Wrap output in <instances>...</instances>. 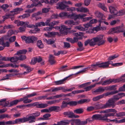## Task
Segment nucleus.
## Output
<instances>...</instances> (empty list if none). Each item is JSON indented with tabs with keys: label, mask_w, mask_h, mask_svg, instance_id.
<instances>
[{
	"label": "nucleus",
	"mask_w": 125,
	"mask_h": 125,
	"mask_svg": "<svg viewBox=\"0 0 125 125\" xmlns=\"http://www.w3.org/2000/svg\"><path fill=\"white\" fill-rule=\"evenodd\" d=\"M105 90V87H100L96 89L95 90L92 91L93 94H99V93L103 92Z\"/></svg>",
	"instance_id": "obj_18"
},
{
	"label": "nucleus",
	"mask_w": 125,
	"mask_h": 125,
	"mask_svg": "<svg viewBox=\"0 0 125 125\" xmlns=\"http://www.w3.org/2000/svg\"><path fill=\"white\" fill-rule=\"evenodd\" d=\"M109 8L110 13L115 15H116L117 13V10L115 7L113 6H111L109 7Z\"/></svg>",
	"instance_id": "obj_20"
},
{
	"label": "nucleus",
	"mask_w": 125,
	"mask_h": 125,
	"mask_svg": "<svg viewBox=\"0 0 125 125\" xmlns=\"http://www.w3.org/2000/svg\"><path fill=\"white\" fill-rule=\"evenodd\" d=\"M91 83V82H87L79 85L78 87L80 88H83L88 85L90 84Z\"/></svg>",
	"instance_id": "obj_55"
},
{
	"label": "nucleus",
	"mask_w": 125,
	"mask_h": 125,
	"mask_svg": "<svg viewBox=\"0 0 125 125\" xmlns=\"http://www.w3.org/2000/svg\"><path fill=\"white\" fill-rule=\"evenodd\" d=\"M32 101L31 100L28 99V98L26 96H25L24 97V100L23 103H28L31 102Z\"/></svg>",
	"instance_id": "obj_49"
},
{
	"label": "nucleus",
	"mask_w": 125,
	"mask_h": 125,
	"mask_svg": "<svg viewBox=\"0 0 125 125\" xmlns=\"http://www.w3.org/2000/svg\"><path fill=\"white\" fill-rule=\"evenodd\" d=\"M115 116L117 117H121L125 116V112H121L116 113Z\"/></svg>",
	"instance_id": "obj_45"
},
{
	"label": "nucleus",
	"mask_w": 125,
	"mask_h": 125,
	"mask_svg": "<svg viewBox=\"0 0 125 125\" xmlns=\"http://www.w3.org/2000/svg\"><path fill=\"white\" fill-rule=\"evenodd\" d=\"M44 41L46 42L48 44H50L53 43H54V41L51 39H49L47 40L45 38L43 39Z\"/></svg>",
	"instance_id": "obj_44"
},
{
	"label": "nucleus",
	"mask_w": 125,
	"mask_h": 125,
	"mask_svg": "<svg viewBox=\"0 0 125 125\" xmlns=\"http://www.w3.org/2000/svg\"><path fill=\"white\" fill-rule=\"evenodd\" d=\"M110 63L109 62H98L95 64H92L87 68H84L82 70L76 73V74H78L80 73H85L88 70L90 69L91 71H94L99 68H105L108 66L109 64ZM111 63H110V64Z\"/></svg>",
	"instance_id": "obj_1"
},
{
	"label": "nucleus",
	"mask_w": 125,
	"mask_h": 125,
	"mask_svg": "<svg viewBox=\"0 0 125 125\" xmlns=\"http://www.w3.org/2000/svg\"><path fill=\"white\" fill-rule=\"evenodd\" d=\"M100 115H95L92 116L94 120H100Z\"/></svg>",
	"instance_id": "obj_58"
},
{
	"label": "nucleus",
	"mask_w": 125,
	"mask_h": 125,
	"mask_svg": "<svg viewBox=\"0 0 125 125\" xmlns=\"http://www.w3.org/2000/svg\"><path fill=\"white\" fill-rule=\"evenodd\" d=\"M83 26L84 27V28L85 31V30H87L89 27H91L92 26V25L90 24L89 22L84 24Z\"/></svg>",
	"instance_id": "obj_56"
},
{
	"label": "nucleus",
	"mask_w": 125,
	"mask_h": 125,
	"mask_svg": "<svg viewBox=\"0 0 125 125\" xmlns=\"http://www.w3.org/2000/svg\"><path fill=\"white\" fill-rule=\"evenodd\" d=\"M65 4L64 1L58 3L57 4V5L58 6L56 7V8L57 9H59L61 10H64L67 7V5Z\"/></svg>",
	"instance_id": "obj_13"
},
{
	"label": "nucleus",
	"mask_w": 125,
	"mask_h": 125,
	"mask_svg": "<svg viewBox=\"0 0 125 125\" xmlns=\"http://www.w3.org/2000/svg\"><path fill=\"white\" fill-rule=\"evenodd\" d=\"M119 21L120 20L118 19L113 20L111 22L110 24L111 25L113 26L117 22H119Z\"/></svg>",
	"instance_id": "obj_64"
},
{
	"label": "nucleus",
	"mask_w": 125,
	"mask_h": 125,
	"mask_svg": "<svg viewBox=\"0 0 125 125\" xmlns=\"http://www.w3.org/2000/svg\"><path fill=\"white\" fill-rule=\"evenodd\" d=\"M59 23L58 21H53L50 23L49 25V26L51 27H53V26L55 25H57Z\"/></svg>",
	"instance_id": "obj_46"
},
{
	"label": "nucleus",
	"mask_w": 125,
	"mask_h": 125,
	"mask_svg": "<svg viewBox=\"0 0 125 125\" xmlns=\"http://www.w3.org/2000/svg\"><path fill=\"white\" fill-rule=\"evenodd\" d=\"M50 108L51 112L53 111L58 112L61 110L60 107L58 106H54L51 107Z\"/></svg>",
	"instance_id": "obj_33"
},
{
	"label": "nucleus",
	"mask_w": 125,
	"mask_h": 125,
	"mask_svg": "<svg viewBox=\"0 0 125 125\" xmlns=\"http://www.w3.org/2000/svg\"><path fill=\"white\" fill-rule=\"evenodd\" d=\"M72 34L73 36L76 37L79 39H81L83 35V33L81 32L74 33H73Z\"/></svg>",
	"instance_id": "obj_26"
},
{
	"label": "nucleus",
	"mask_w": 125,
	"mask_h": 125,
	"mask_svg": "<svg viewBox=\"0 0 125 125\" xmlns=\"http://www.w3.org/2000/svg\"><path fill=\"white\" fill-rule=\"evenodd\" d=\"M90 100L89 99H83L78 101V103L79 104H82L85 103H88L89 102Z\"/></svg>",
	"instance_id": "obj_32"
},
{
	"label": "nucleus",
	"mask_w": 125,
	"mask_h": 125,
	"mask_svg": "<svg viewBox=\"0 0 125 125\" xmlns=\"http://www.w3.org/2000/svg\"><path fill=\"white\" fill-rule=\"evenodd\" d=\"M123 31V25H122L118 27L113 28L111 29L108 32V33L109 34H113L115 33L122 32Z\"/></svg>",
	"instance_id": "obj_3"
},
{
	"label": "nucleus",
	"mask_w": 125,
	"mask_h": 125,
	"mask_svg": "<svg viewBox=\"0 0 125 125\" xmlns=\"http://www.w3.org/2000/svg\"><path fill=\"white\" fill-rule=\"evenodd\" d=\"M37 45L40 48H43L44 47L43 45L41 40H39L37 41Z\"/></svg>",
	"instance_id": "obj_42"
},
{
	"label": "nucleus",
	"mask_w": 125,
	"mask_h": 125,
	"mask_svg": "<svg viewBox=\"0 0 125 125\" xmlns=\"http://www.w3.org/2000/svg\"><path fill=\"white\" fill-rule=\"evenodd\" d=\"M62 104L61 106V107L62 108L65 107L67 106L68 104H69V102L68 103L64 101H63Z\"/></svg>",
	"instance_id": "obj_57"
},
{
	"label": "nucleus",
	"mask_w": 125,
	"mask_h": 125,
	"mask_svg": "<svg viewBox=\"0 0 125 125\" xmlns=\"http://www.w3.org/2000/svg\"><path fill=\"white\" fill-rule=\"evenodd\" d=\"M94 38L97 44L99 46L103 45L105 42V41L104 39V35H100Z\"/></svg>",
	"instance_id": "obj_5"
},
{
	"label": "nucleus",
	"mask_w": 125,
	"mask_h": 125,
	"mask_svg": "<svg viewBox=\"0 0 125 125\" xmlns=\"http://www.w3.org/2000/svg\"><path fill=\"white\" fill-rule=\"evenodd\" d=\"M48 34H45L44 35L46 36L49 37H50V35L53 36L55 35H58L59 33L57 32H55L54 31L53 32H49Z\"/></svg>",
	"instance_id": "obj_30"
},
{
	"label": "nucleus",
	"mask_w": 125,
	"mask_h": 125,
	"mask_svg": "<svg viewBox=\"0 0 125 125\" xmlns=\"http://www.w3.org/2000/svg\"><path fill=\"white\" fill-rule=\"evenodd\" d=\"M76 10L78 12L83 13L89 12V11L87 8L83 7L77 8Z\"/></svg>",
	"instance_id": "obj_22"
},
{
	"label": "nucleus",
	"mask_w": 125,
	"mask_h": 125,
	"mask_svg": "<svg viewBox=\"0 0 125 125\" xmlns=\"http://www.w3.org/2000/svg\"><path fill=\"white\" fill-rule=\"evenodd\" d=\"M122 79V78H119L116 79H110L105 80L101 83L102 85H105L110 84L112 82L117 83L121 81Z\"/></svg>",
	"instance_id": "obj_7"
},
{
	"label": "nucleus",
	"mask_w": 125,
	"mask_h": 125,
	"mask_svg": "<svg viewBox=\"0 0 125 125\" xmlns=\"http://www.w3.org/2000/svg\"><path fill=\"white\" fill-rule=\"evenodd\" d=\"M98 6L104 11H107V9L104 4L100 3L98 4Z\"/></svg>",
	"instance_id": "obj_43"
},
{
	"label": "nucleus",
	"mask_w": 125,
	"mask_h": 125,
	"mask_svg": "<svg viewBox=\"0 0 125 125\" xmlns=\"http://www.w3.org/2000/svg\"><path fill=\"white\" fill-rule=\"evenodd\" d=\"M36 27L44 26L45 25V23L43 22H41L36 23L35 25Z\"/></svg>",
	"instance_id": "obj_41"
},
{
	"label": "nucleus",
	"mask_w": 125,
	"mask_h": 125,
	"mask_svg": "<svg viewBox=\"0 0 125 125\" xmlns=\"http://www.w3.org/2000/svg\"><path fill=\"white\" fill-rule=\"evenodd\" d=\"M103 95H100L94 97L93 99V100L94 101H96L99 99L103 98Z\"/></svg>",
	"instance_id": "obj_53"
},
{
	"label": "nucleus",
	"mask_w": 125,
	"mask_h": 125,
	"mask_svg": "<svg viewBox=\"0 0 125 125\" xmlns=\"http://www.w3.org/2000/svg\"><path fill=\"white\" fill-rule=\"evenodd\" d=\"M16 124L15 120H10L6 122V125H13Z\"/></svg>",
	"instance_id": "obj_50"
},
{
	"label": "nucleus",
	"mask_w": 125,
	"mask_h": 125,
	"mask_svg": "<svg viewBox=\"0 0 125 125\" xmlns=\"http://www.w3.org/2000/svg\"><path fill=\"white\" fill-rule=\"evenodd\" d=\"M75 13H72L71 14H70L69 13L62 12L59 13V16L61 18L64 17H67L69 18L74 19Z\"/></svg>",
	"instance_id": "obj_8"
},
{
	"label": "nucleus",
	"mask_w": 125,
	"mask_h": 125,
	"mask_svg": "<svg viewBox=\"0 0 125 125\" xmlns=\"http://www.w3.org/2000/svg\"><path fill=\"white\" fill-rule=\"evenodd\" d=\"M27 27L29 28H34V29L30 31L29 32L30 33H36L37 31H39L40 30L39 29L36 27L35 25H34L30 24L27 26Z\"/></svg>",
	"instance_id": "obj_14"
},
{
	"label": "nucleus",
	"mask_w": 125,
	"mask_h": 125,
	"mask_svg": "<svg viewBox=\"0 0 125 125\" xmlns=\"http://www.w3.org/2000/svg\"><path fill=\"white\" fill-rule=\"evenodd\" d=\"M118 92V91H112L111 92H108L106 93H105L103 94H101L103 96V98L104 97V96H107L109 95H112L113 94H115L116 93H117Z\"/></svg>",
	"instance_id": "obj_24"
},
{
	"label": "nucleus",
	"mask_w": 125,
	"mask_h": 125,
	"mask_svg": "<svg viewBox=\"0 0 125 125\" xmlns=\"http://www.w3.org/2000/svg\"><path fill=\"white\" fill-rule=\"evenodd\" d=\"M21 38L23 40L25 41L27 43H33L34 41L37 40V37L33 36L28 37L22 36Z\"/></svg>",
	"instance_id": "obj_4"
},
{
	"label": "nucleus",
	"mask_w": 125,
	"mask_h": 125,
	"mask_svg": "<svg viewBox=\"0 0 125 125\" xmlns=\"http://www.w3.org/2000/svg\"><path fill=\"white\" fill-rule=\"evenodd\" d=\"M27 52L26 50L23 49L18 51L16 54L18 55H23L22 54H25Z\"/></svg>",
	"instance_id": "obj_36"
},
{
	"label": "nucleus",
	"mask_w": 125,
	"mask_h": 125,
	"mask_svg": "<svg viewBox=\"0 0 125 125\" xmlns=\"http://www.w3.org/2000/svg\"><path fill=\"white\" fill-rule=\"evenodd\" d=\"M54 58V57L52 55H50L49 61L51 64H53L55 62Z\"/></svg>",
	"instance_id": "obj_48"
},
{
	"label": "nucleus",
	"mask_w": 125,
	"mask_h": 125,
	"mask_svg": "<svg viewBox=\"0 0 125 125\" xmlns=\"http://www.w3.org/2000/svg\"><path fill=\"white\" fill-rule=\"evenodd\" d=\"M94 38H93L92 39L90 40V46H94L96 44L95 40L94 39Z\"/></svg>",
	"instance_id": "obj_38"
},
{
	"label": "nucleus",
	"mask_w": 125,
	"mask_h": 125,
	"mask_svg": "<svg viewBox=\"0 0 125 125\" xmlns=\"http://www.w3.org/2000/svg\"><path fill=\"white\" fill-rule=\"evenodd\" d=\"M120 97L118 96V94L114 95L113 97L108 100V102L111 107L114 108L115 106V101L118 100Z\"/></svg>",
	"instance_id": "obj_6"
},
{
	"label": "nucleus",
	"mask_w": 125,
	"mask_h": 125,
	"mask_svg": "<svg viewBox=\"0 0 125 125\" xmlns=\"http://www.w3.org/2000/svg\"><path fill=\"white\" fill-rule=\"evenodd\" d=\"M96 84V83H95L93 85H90L85 88H84L85 90V91L86 92L90 90L92 88L95 86Z\"/></svg>",
	"instance_id": "obj_37"
},
{
	"label": "nucleus",
	"mask_w": 125,
	"mask_h": 125,
	"mask_svg": "<svg viewBox=\"0 0 125 125\" xmlns=\"http://www.w3.org/2000/svg\"><path fill=\"white\" fill-rule=\"evenodd\" d=\"M61 122L62 125H66L69 124L70 121L68 120H65L63 121H62Z\"/></svg>",
	"instance_id": "obj_62"
},
{
	"label": "nucleus",
	"mask_w": 125,
	"mask_h": 125,
	"mask_svg": "<svg viewBox=\"0 0 125 125\" xmlns=\"http://www.w3.org/2000/svg\"><path fill=\"white\" fill-rule=\"evenodd\" d=\"M102 22V20H100L98 21V22L99 24L98 26H97L98 31L100 30L103 31L105 30L106 29V27L105 26L101 27V23Z\"/></svg>",
	"instance_id": "obj_25"
},
{
	"label": "nucleus",
	"mask_w": 125,
	"mask_h": 125,
	"mask_svg": "<svg viewBox=\"0 0 125 125\" xmlns=\"http://www.w3.org/2000/svg\"><path fill=\"white\" fill-rule=\"evenodd\" d=\"M34 106H36L38 108H44L47 107L48 105L47 104L40 103L38 102H36L33 104Z\"/></svg>",
	"instance_id": "obj_12"
},
{
	"label": "nucleus",
	"mask_w": 125,
	"mask_h": 125,
	"mask_svg": "<svg viewBox=\"0 0 125 125\" xmlns=\"http://www.w3.org/2000/svg\"><path fill=\"white\" fill-rule=\"evenodd\" d=\"M26 117V122L29 121V123H30L34 122L36 121L35 118L31 115V114L28 117Z\"/></svg>",
	"instance_id": "obj_17"
},
{
	"label": "nucleus",
	"mask_w": 125,
	"mask_h": 125,
	"mask_svg": "<svg viewBox=\"0 0 125 125\" xmlns=\"http://www.w3.org/2000/svg\"><path fill=\"white\" fill-rule=\"evenodd\" d=\"M116 85H112L107 87H105V90H115L116 89Z\"/></svg>",
	"instance_id": "obj_31"
},
{
	"label": "nucleus",
	"mask_w": 125,
	"mask_h": 125,
	"mask_svg": "<svg viewBox=\"0 0 125 125\" xmlns=\"http://www.w3.org/2000/svg\"><path fill=\"white\" fill-rule=\"evenodd\" d=\"M16 124H20L26 122V117H24L22 118L17 119H15Z\"/></svg>",
	"instance_id": "obj_21"
},
{
	"label": "nucleus",
	"mask_w": 125,
	"mask_h": 125,
	"mask_svg": "<svg viewBox=\"0 0 125 125\" xmlns=\"http://www.w3.org/2000/svg\"><path fill=\"white\" fill-rule=\"evenodd\" d=\"M9 61L12 62H16L18 60V57L17 56L9 57Z\"/></svg>",
	"instance_id": "obj_39"
},
{
	"label": "nucleus",
	"mask_w": 125,
	"mask_h": 125,
	"mask_svg": "<svg viewBox=\"0 0 125 125\" xmlns=\"http://www.w3.org/2000/svg\"><path fill=\"white\" fill-rule=\"evenodd\" d=\"M87 15L86 14H81L77 15L75 13L74 20L75 21L77 19H81L83 21L85 22L89 21L92 18V17H91L84 18Z\"/></svg>",
	"instance_id": "obj_2"
},
{
	"label": "nucleus",
	"mask_w": 125,
	"mask_h": 125,
	"mask_svg": "<svg viewBox=\"0 0 125 125\" xmlns=\"http://www.w3.org/2000/svg\"><path fill=\"white\" fill-rule=\"evenodd\" d=\"M125 14V10H121L119 11H117V13L115 16H120L124 15Z\"/></svg>",
	"instance_id": "obj_47"
},
{
	"label": "nucleus",
	"mask_w": 125,
	"mask_h": 125,
	"mask_svg": "<svg viewBox=\"0 0 125 125\" xmlns=\"http://www.w3.org/2000/svg\"><path fill=\"white\" fill-rule=\"evenodd\" d=\"M111 107L108 102L105 104H98L96 105L95 108L96 109H104Z\"/></svg>",
	"instance_id": "obj_9"
},
{
	"label": "nucleus",
	"mask_w": 125,
	"mask_h": 125,
	"mask_svg": "<svg viewBox=\"0 0 125 125\" xmlns=\"http://www.w3.org/2000/svg\"><path fill=\"white\" fill-rule=\"evenodd\" d=\"M6 100L5 99H2V102H3L2 105L4 107L8 106L10 107L12 105H11L10 103L11 102H10V104L9 103L8 101H6Z\"/></svg>",
	"instance_id": "obj_34"
},
{
	"label": "nucleus",
	"mask_w": 125,
	"mask_h": 125,
	"mask_svg": "<svg viewBox=\"0 0 125 125\" xmlns=\"http://www.w3.org/2000/svg\"><path fill=\"white\" fill-rule=\"evenodd\" d=\"M19 57H18V60H23L25 59L26 57L25 55H18Z\"/></svg>",
	"instance_id": "obj_52"
},
{
	"label": "nucleus",
	"mask_w": 125,
	"mask_h": 125,
	"mask_svg": "<svg viewBox=\"0 0 125 125\" xmlns=\"http://www.w3.org/2000/svg\"><path fill=\"white\" fill-rule=\"evenodd\" d=\"M63 114L65 117H67L70 118H73L74 116V114L72 112L70 111H67L64 112Z\"/></svg>",
	"instance_id": "obj_19"
},
{
	"label": "nucleus",
	"mask_w": 125,
	"mask_h": 125,
	"mask_svg": "<svg viewBox=\"0 0 125 125\" xmlns=\"http://www.w3.org/2000/svg\"><path fill=\"white\" fill-rule=\"evenodd\" d=\"M98 31L97 27L94 28L93 29H89L88 31H87L86 32L88 33H95Z\"/></svg>",
	"instance_id": "obj_29"
},
{
	"label": "nucleus",
	"mask_w": 125,
	"mask_h": 125,
	"mask_svg": "<svg viewBox=\"0 0 125 125\" xmlns=\"http://www.w3.org/2000/svg\"><path fill=\"white\" fill-rule=\"evenodd\" d=\"M24 97L23 98H21L19 100H13L10 103L11 105H14L16 104H17L19 102H20L24 101Z\"/></svg>",
	"instance_id": "obj_28"
},
{
	"label": "nucleus",
	"mask_w": 125,
	"mask_h": 125,
	"mask_svg": "<svg viewBox=\"0 0 125 125\" xmlns=\"http://www.w3.org/2000/svg\"><path fill=\"white\" fill-rule=\"evenodd\" d=\"M5 118H10V116L7 114H3L0 115V119H3Z\"/></svg>",
	"instance_id": "obj_60"
},
{
	"label": "nucleus",
	"mask_w": 125,
	"mask_h": 125,
	"mask_svg": "<svg viewBox=\"0 0 125 125\" xmlns=\"http://www.w3.org/2000/svg\"><path fill=\"white\" fill-rule=\"evenodd\" d=\"M30 16V14L29 13L24 14L22 15L19 16L18 18L22 19H24L25 18H27L29 17Z\"/></svg>",
	"instance_id": "obj_54"
},
{
	"label": "nucleus",
	"mask_w": 125,
	"mask_h": 125,
	"mask_svg": "<svg viewBox=\"0 0 125 125\" xmlns=\"http://www.w3.org/2000/svg\"><path fill=\"white\" fill-rule=\"evenodd\" d=\"M23 9L21 8H16L13 10V11H10L8 14V16H13L15 14L20 13L21 11L23 10Z\"/></svg>",
	"instance_id": "obj_10"
},
{
	"label": "nucleus",
	"mask_w": 125,
	"mask_h": 125,
	"mask_svg": "<svg viewBox=\"0 0 125 125\" xmlns=\"http://www.w3.org/2000/svg\"><path fill=\"white\" fill-rule=\"evenodd\" d=\"M80 23L79 21L75 22L72 20H69L65 21V24L68 25L70 27H72L73 25H76L79 24Z\"/></svg>",
	"instance_id": "obj_11"
},
{
	"label": "nucleus",
	"mask_w": 125,
	"mask_h": 125,
	"mask_svg": "<svg viewBox=\"0 0 125 125\" xmlns=\"http://www.w3.org/2000/svg\"><path fill=\"white\" fill-rule=\"evenodd\" d=\"M107 62H109V63H111L109 64L108 65V66L106 68H107L109 66V64H112V65L113 66L115 67L119 66L120 65H121L123 64V63L122 62L112 64L113 62H112L111 61H108Z\"/></svg>",
	"instance_id": "obj_35"
},
{
	"label": "nucleus",
	"mask_w": 125,
	"mask_h": 125,
	"mask_svg": "<svg viewBox=\"0 0 125 125\" xmlns=\"http://www.w3.org/2000/svg\"><path fill=\"white\" fill-rule=\"evenodd\" d=\"M68 78V77L64 78L63 79L60 80L55 81V83L56 85H59L62 84L64 83V81L66 80Z\"/></svg>",
	"instance_id": "obj_27"
},
{
	"label": "nucleus",
	"mask_w": 125,
	"mask_h": 125,
	"mask_svg": "<svg viewBox=\"0 0 125 125\" xmlns=\"http://www.w3.org/2000/svg\"><path fill=\"white\" fill-rule=\"evenodd\" d=\"M68 28L64 25H62L60 27V32L61 34L66 35L68 32Z\"/></svg>",
	"instance_id": "obj_15"
},
{
	"label": "nucleus",
	"mask_w": 125,
	"mask_h": 125,
	"mask_svg": "<svg viewBox=\"0 0 125 125\" xmlns=\"http://www.w3.org/2000/svg\"><path fill=\"white\" fill-rule=\"evenodd\" d=\"M29 23V22H24L20 21L18 22V24H17V26H22L23 25H24L25 26H26L28 25V24Z\"/></svg>",
	"instance_id": "obj_40"
},
{
	"label": "nucleus",
	"mask_w": 125,
	"mask_h": 125,
	"mask_svg": "<svg viewBox=\"0 0 125 125\" xmlns=\"http://www.w3.org/2000/svg\"><path fill=\"white\" fill-rule=\"evenodd\" d=\"M108 119L107 118H106L105 115L102 116L101 115H100V120H102L103 121H106L108 122Z\"/></svg>",
	"instance_id": "obj_63"
},
{
	"label": "nucleus",
	"mask_w": 125,
	"mask_h": 125,
	"mask_svg": "<svg viewBox=\"0 0 125 125\" xmlns=\"http://www.w3.org/2000/svg\"><path fill=\"white\" fill-rule=\"evenodd\" d=\"M95 14L96 17L99 18H102L103 15V14L101 13L98 11H96L95 12Z\"/></svg>",
	"instance_id": "obj_61"
},
{
	"label": "nucleus",
	"mask_w": 125,
	"mask_h": 125,
	"mask_svg": "<svg viewBox=\"0 0 125 125\" xmlns=\"http://www.w3.org/2000/svg\"><path fill=\"white\" fill-rule=\"evenodd\" d=\"M42 13L41 11H39L37 13H35L32 15L31 18L33 20H35L36 21L40 19H41V17L37 16L39 15Z\"/></svg>",
	"instance_id": "obj_16"
},
{
	"label": "nucleus",
	"mask_w": 125,
	"mask_h": 125,
	"mask_svg": "<svg viewBox=\"0 0 125 125\" xmlns=\"http://www.w3.org/2000/svg\"><path fill=\"white\" fill-rule=\"evenodd\" d=\"M118 56V55L117 54H115L111 56H110L108 58V60H111L114 59Z\"/></svg>",
	"instance_id": "obj_59"
},
{
	"label": "nucleus",
	"mask_w": 125,
	"mask_h": 125,
	"mask_svg": "<svg viewBox=\"0 0 125 125\" xmlns=\"http://www.w3.org/2000/svg\"><path fill=\"white\" fill-rule=\"evenodd\" d=\"M74 122L76 125H84L86 124V122L83 121H81L80 119L74 120Z\"/></svg>",
	"instance_id": "obj_23"
},
{
	"label": "nucleus",
	"mask_w": 125,
	"mask_h": 125,
	"mask_svg": "<svg viewBox=\"0 0 125 125\" xmlns=\"http://www.w3.org/2000/svg\"><path fill=\"white\" fill-rule=\"evenodd\" d=\"M83 110L82 108H79L76 109L74 111V113L77 114H80L82 113Z\"/></svg>",
	"instance_id": "obj_51"
}]
</instances>
